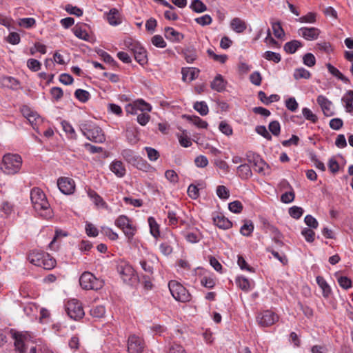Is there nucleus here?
<instances>
[{
	"instance_id": "nucleus-20",
	"label": "nucleus",
	"mask_w": 353,
	"mask_h": 353,
	"mask_svg": "<svg viewBox=\"0 0 353 353\" xmlns=\"http://www.w3.org/2000/svg\"><path fill=\"white\" fill-rule=\"evenodd\" d=\"M231 28L236 33H242L247 28L246 23L240 18H234L230 22Z\"/></svg>"
},
{
	"instance_id": "nucleus-6",
	"label": "nucleus",
	"mask_w": 353,
	"mask_h": 353,
	"mask_svg": "<svg viewBox=\"0 0 353 353\" xmlns=\"http://www.w3.org/2000/svg\"><path fill=\"white\" fill-rule=\"evenodd\" d=\"M169 290L174 299L181 302H188L190 300V294L180 283L170 281L168 283Z\"/></svg>"
},
{
	"instance_id": "nucleus-17",
	"label": "nucleus",
	"mask_w": 353,
	"mask_h": 353,
	"mask_svg": "<svg viewBox=\"0 0 353 353\" xmlns=\"http://www.w3.org/2000/svg\"><path fill=\"white\" fill-rule=\"evenodd\" d=\"M12 337L14 339V346L17 350L19 353H24L28 339L26 335L19 332H14L12 334Z\"/></svg>"
},
{
	"instance_id": "nucleus-62",
	"label": "nucleus",
	"mask_w": 353,
	"mask_h": 353,
	"mask_svg": "<svg viewBox=\"0 0 353 353\" xmlns=\"http://www.w3.org/2000/svg\"><path fill=\"white\" fill-rule=\"evenodd\" d=\"M27 65L31 70L36 72L40 70L41 63L37 59H30L28 60Z\"/></svg>"
},
{
	"instance_id": "nucleus-29",
	"label": "nucleus",
	"mask_w": 353,
	"mask_h": 353,
	"mask_svg": "<svg viewBox=\"0 0 353 353\" xmlns=\"http://www.w3.org/2000/svg\"><path fill=\"white\" fill-rule=\"evenodd\" d=\"M316 283L321 288L324 297H328L331 293V288L326 281L321 276L316 277Z\"/></svg>"
},
{
	"instance_id": "nucleus-10",
	"label": "nucleus",
	"mask_w": 353,
	"mask_h": 353,
	"mask_svg": "<svg viewBox=\"0 0 353 353\" xmlns=\"http://www.w3.org/2000/svg\"><path fill=\"white\" fill-rule=\"evenodd\" d=\"M117 270L124 282H132L137 279L133 268L125 261L119 263Z\"/></svg>"
},
{
	"instance_id": "nucleus-16",
	"label": "nucleus",
	"mask_w": 353,
	"mask_h": 353,
	"mask_svg": "<svg viewBox=\"0 0 353 353\" xmlns=\"http://www.w3.org/2000/svg\"><path fill=\"white\" fill-rule=\"evenodd\" d=\"M317 103L322 109V111L325 116L331 117L334 114L332 109V103L326 97L323 95H319L317 97Z\"/></svg>"
},
{
	"instance_id": "nucleus-39",
	"label": "nucleus",
	"mask_w": 353,
	"mask_h": 353,
	"mask_svg": "<svg viewBox=\"0 0 353 353\" xmlns=\"http://www.w3.org/2000/svg\"><path fill=\"white\" fill-rule=\"evenodd\" d=\"M236 283L242 290L248 291L250 289V283L245 277L239 276L236 279Z\"/></svg>"
},
{
	"instance_id": "nucleus-5",
	"label": "nucleus",
	"mask_w": 353,
	"mask_h": 353,
	"mask_svg": "<svg viewBox=\"0 0 353 353\" xmlns=\"http://www.w3.org/2000/svg\"><path fill=\"white\" fill-rule=\"evenodd\" d=\"M81 132L89 140L95 143H103L105 136L102 130L97 125L85 123L82 125Z\"/></svg>"
},
{
	"instance_id": "nucleus-12",
	"label": "nucleus",
	"mask_w": 353,
	"mask_h": 353,
	"mask_svg": "<svg viewBox=\"0 0 353 353\" xmlns=\"http://www.w3.org/2000/svg\"><path fill=\"white\" fill-rule=\"evenodd\" d=\"M127 45L130 50L132 51L134 59L138 63L141 65L147 63L146 51L142 46L139 43H130V45Z\"/></svg>"
},
{
	"instance_id": "nucleus-52",
	"label": "nucleus",
	"mask_w": 353,
	"mask_h": 353,
	"mask_svg": "<svg viewBox=\"0 0 353 353\" xmlns=\"http://www.w3.org/2000/svg\"><path fill=\"white\" fill-rule=\"evenodd\" d=\"M152 43L157 48H163L166 46V43L161 35H154L152 37Z\"/></svg>"
},
{
	"instance_id": "nucleus-32",
	"label": "nucleus",
	"mask_w": 353,
	"mask_h": 353,
	"mask_svg": "<svg viewBox=\"0 0 353 353\" xmlns=\"http://www.w3.org/2000/svg\"><path fill=\"white\" fill-rule=\"evenodd\" d=\"M342 101L345 103L346 111L350 113L353 112V94H351V90L343 96Z\"/></svg>"
},
{
	"instance_id": "nucleus-58",
	"label": "nucleus",
	"mask_w": 353,
	"mask_h": 353,
	"mask_svg": "<svg viewBox=\"0 0 353 353\" xmlns=\"http://www.w3.org/2000/svg\"><path fill=\"white\" fill-rule=\"evenodd\" d=\"M302 235L307 242L312 243L314 241V232L309 228H305L301 232Z\"/></svg>"
},
{
	"instance_id": "nucleus-40",
	"label": "nucleus",
	"mask_w": 353,
	"mask_h": 353,
	"mask_svg": "<svg viewBox=\"0 0 353 353\" xmlns=\"http://www.w3.org/2000/svg\"><path fill=\"white\" fill-rule=\"evenodd\" d=\"M272 28L274 36L278 39H281L284 37L285 32L279 22L272 23Z\"/></svg>"
},
{
	"instance_id": "nucleus-54",
	"label": "nucleus",
	"mask_w": 353,
	"mask_h": 353,
	"mask_svg": "<svg viewBox=\"0 0 353 353\" xmlns=\"http://www.w3.org/2000/svg\"><path fill=\"white\" fill-rule=\"evenodd\" d=\"M165 177L172 183H176L179 181V176L175 171L168 170L165 172Z\"/></svg>"
},
{
	"instance_id": "nucleus-60",
	"label": "nucleus",
	"mask_w": 353,
	"mask_h": 353,
	"mask_svg": "<svg viewBox=\"0 0 353 353\" xmlns=\"http://www.w3.org/2000/svg\"><path fill=\"white\" fill-rule=\"evenodd\" d=\"M36 21L34 18H23L21 19L19 22L20 26L29 28L35 24Z\"/></svg>"
},
{
	"instance_id": "nucleus-37",
	"label": "nucleus",
	"mask_w": 353,
	"mask_h": 353,
	"mask_svg": "<svg viewBox=\"0 0 353 353\" xmlns=\"http://www.w3.org/2000/svg\"><path fill=\"white\" fill-rule=\"evenodd\" d=\"M254 230V225L251 221H245L240 229V232L243 236H250Z\"/></svg>"
},
{
	"instance_id": "nucleus-15",
	"label": "nucleus",
	"mask_w": 353,
	"mask_h": 353,
	"mask_svg": "<svg viewBox=\"0 0 353 353\" xmlns=\"http://www.w3.org/2000/svg\"><path fill=\"white\" fill-rule=\"evenodd\" d=\"M320 33V30L314 27H303L298 30V34L308 41L316 39Z\"/></svg>"
},
{
	"instance_id": "nucleus-43",
	"label": "nucleus",
	"mask_w": 353,
	"mask_h": 353,
	"mask_svg": "<svg viewBox=\"0 0 353 353\" xmlns=\"http://www.w3.org/2000/svg\"><path fill=\"white\" fill-rule=\"evenodd\" d=\"M190 8L196 12H203L207 10L206 6L200 0H194Z\"/></svg>"
},
{
	"instance_id": "nucleus-33",
	"label": "nucleus",
	"mask_w": 353,
	"mask_h": 353,
	"mask_svg": "<svg viewBox=\"0 0 353 353\" xmlns=\"http://www.w3.org/2000/svg\"><path fill=\"white\" fill-rule=\"evenodd\" d=\"M61 124L63 131L65 132V134L70 139H77V134L75 132V130L69 122L66 121H63Z\"/></svg>"
},
{
	"instance_id": "nucleus-4",
	"label": "nucleus",
	"mask_w": 353,
	"mask_h": 353,
	"mask_svg": "<svg viewBox=\"0 0 353 353\" xmlns=\"http://www.w3.org/2000/svg\"><path fill=\"white\" fill-rule=\"evenodd\" d=\"M79 283L84 290H98L103 285L101 280L96 278L95 276L89 272H83L79 278Z\"/></svg>"
},
{
	"instance_id": "nucleus-2",
	"label": "nucleus",
	"mask_w": 353,
	"mask_h": 353,
	"mask_svg": "<svg viewBox=\"0 0 353 353\" xmlns=\"http://www.w3.org/2000/svg\"><path fill=\"white\" fill-rule=\"evenodd\" d=\"M28 259L32 264L42 267L46 270H52L57 263L56 260L49 254L37 250L30 252Z\"/></svg>"
},
{
	"instance_id": "nucleus-64",
	"label": "nucleus",
	"mask_w": 353,
	"mask_h": 353,
	"mask_svg": "<svg viewBox=\"0 0 353 353\" xmlns=\"http://www.w3.org/2000/svg\"><path fill=\"white\" fill-rule=\"evenodd\" d=\"M286 108L294 112L298 108V103L294 97H290L285 101Z\"/></svg>"
},
{
	"instance_id": "nucleus-42",
	"label": "nucleus",
	"mask_w": 353,
	"mask_h": 353,
	"mask_svg": "<svg viewBox=\"0 0 353 353\" xmlns=\"http://www.w3.org/2000/svg\"><path fill=\"white\" fill-rule=\"evenodd\" d=\"M134 102V106H136L137 108V111L140 110L141 112H144V111L150 112L152 110L151 105L149 103H146L143 99H139Z\"/></svg>"
},
{
	"instance_id": "nucleus-53",
	"label": "nucleus",
	"mask_w": 353,
	"mask_h": 353,
	"mask_svg": "<svg viewBox=\"0 0 353 353\" xmlns=\"http://www.w3.org/2000/svg\"><path fill=\"white\" fill-rule=\"evenodd\" d=\"M303 61L305 65L308 67H312L316 63V59L313 54L307 53L303 57Z\"/></svg>"
},
{
	"instance_id": "nucleus-18",
	"label": "nucleus",
	"mask_w": 353,
	"mask_h": 353,
	"mask_svg": "<svg viewBox=\"0 0 353 353\" xmlns=\"http://www.w3.org/2000/svg\"><path fill=\"white\" fill-rule=\"evenodd\" d=\"M110 170L118 177H123L125 174V168L121 161L115 160L110 165Z\"/></svg>"
},
{
	"instance_id": "nucleus-8",
	"label": "nucleus",
	"mask_w": 353,
	"mask_h": 353,
	"mask_svg": "<svg viewBox=\"0 0 353 353\" xmlns=\"http://www.w3.org/2000/svg\"><path fill=\"white\" fill-rule=\"evenodd\" d=\"M145 345L144 340L139 336L132 334L127 341L128 353H143Z\"/></svg>"
},
{
	"instance_id": "nucleus-31",
	"label": "nucleus",
	"mask_w": 353,
	"mask_h": 353,
	"mask_svg": "<svg viewBox=\"0 0 353 353\" xmlns=\"http://www.w3.org/2000/svg\"><path fill=\"white\" fill-rule=\"evenodd\" d=\"M302 46V43L301 41L298 40H292L291 41L287 42L284 46V50L286 52L293 54L294 53L298 48Z\"/></svg>"
},
{
	"instance_id": "nucleus-59",
	"label": "nucleus",
	"mask_w": 353,
	"mask_h": 353,
	"mask_svg": "<svg viewBox=\"0 0 353 353\" xmlns=\"http://www.w3.org/2000/svg\"><path fill=\"white\" fill-rule=\"evenodd\" d=\"M338 283L339 285L343 289H349L352 286L351 280L347 276H340L338 278Z\"/></svg>"
},
{
	"instance_id": "nucleus-48",
	"label": "nucleus",
	"mask_w": 353,
	"mask_h": 353,
	"mask_svg": "<svg viewBox=\"0 0 353 353\" xmlns=\"http://www.w3.org/2000/svg\"><path fill=\"white\" fill-rule=\"evenodd\" d=\"M73 32L77 37L85 41L88 39L89 35L88 32L81 27L75 26L73 28Z\"/></svg>"
},
{
	"instance_id": "nucleus-24",
	"label": "nucleus",
	"mask_w": 353,
	"mask_h": 353,
	"mask_svg": "<svg viewBox=\"0 0 353 353\" xmlns=\"http://www.w3.org/2000/svg\"><path fill=\"white\" fill-rule=\"evenodd\" d=\"M226 82L224 81L223 77L221 74L216 76L214 79L211 83V88L217 92H222L225 90Z\"/></svg>"
},
{
	"instance_id": "nucleus-57",
	"label": "nucleus",
	"mask_w": 353,
	"mask_h": 353,
	"mask_svg": "<svg viewBox=\"0 0 353 353\" xmlns=\"http://www.w3.org/2000/svg\"><path fill=\"white\" fill-rule=\"evenodd\" d=\"M229 210L234 213H240L243 210V205L239 201H234L229 203Z\"/></svg>"
},
{
	"instance_id": "nucleus-19",
	"label": "nucleus",
	"mask_w": 353,
	"mask_h": 353,
	"mask_svg": "<svg viewBox=\"0 0 353 353\" xmlns=\"http://www.w3.org/2000/svg\"><path fill=\"white\" fill-rule=\"evenodd\" d=\"M214 223L221 229L227 230L232 227V222L222 215H217L213 218Z\"/></svg>"
},
{
	"instance_id": "nucleus-23",
	"label": "nucleus",
	"mask_w": 353,
	"mask_h": 353,
	"mask_svg": "<svg viewBox=\"0 0 353 353\" xmlns=\"http://www.w3.org/2000/svg\"><path fill=\"white\" fill-rule=\"evenodd\" d=\"M125 136L128 142L131 144H135L139 141L138 130L134 126L129 125L127 127Z\"/></svg>"
},
{
	"instance_id": "nucleus-45",
	"label": "nucleus",
	"mask_w": 353,
	"mask_h": 353,
	"mask_svg": "<svg viewBox=\"0 0 353 353\" xmlns=\"http://www.w3.org/2000/svg\"><path fill=\"white\" fill-rule=\"evenodd\" d=\"M105 313V309L103 305H97L90 310V314L93 317L101 318Z\"/></svg>"
},
{
	"instance_id": "nucleus-46",
	"label": "nucleus",
	"mask_w": 353,
	"mask_h": 353,
	"mask_svg": "<svg viewBox=\"0 0 353 353\" xmlns=\"http://www.w3.org/2000/svg\"><path fill=\"white\" fill-rule=\"evenodd\" d=\"M263 58L274 63H279L281 61V55L272 51H266L263 55Z\"/></svg>"
},
{
	"instance_id": "nucleus-25",
	"label": "nucleus",
	"mask_w": 353,
	"mask_h": 353,
	"mask_svg": "<svg viewBox=\"0 0 353 353\" xmlns=\"http://www.w3.org/2000/svg\"><path fill=\"white\" fill-rule=\"evenodd\" d=\"M107 20L111 26H117L121 23L119 11L116 8L111 9L107 14Z\"/></svg>"
},
{
	"instance_id": "nucleus-14",
	"label": "nucleus",
	"mask_w": 353,
	"mask_h": 353,
	"mask_svg": "<svg viewBox=\"0 0 353 353\" xmlns=\"http://www.w3.org/2000/svg\"><path fill=\"white\" fill-rule=\"evenodd\" d=\"M21 112L33 128H35V127L41 122V117L37 112L31 110L28 106H23L21 109Z\"/></svg>"
},
{
	"instance_id": "nucleus-9",
	"label": "nucleus",
	"mask_w": 353,
	"mask_h": 353,
	"mask_svg": "<svg viewBox=\"0 0 353 353\" xmlns=\"http://www.w3.org/2000/svg\"><path fill=\"white\" fill-rule=\"evenodd\" d=\"M66 312L68 316L74 320L81 319L85 314L81 303L77 299H72L68 302Z\"/></svg>"
},
{
	"instance_id": "nucleus-41",
	"label": "nucleus",
	"mask_w": 353,
	"mask_h": 353,
	"mask_svg": "<svg viewBox=\"0 0 353 353\" xmlns=\"http://www.w3.org/2000/svg\"><path fill=\"white\" fill-rule=\"evenodd\" d=\"M310 72L303 68L295 70L294 72V77L296 79H308L310 77Z\"/></svg>"
},
{
	"instance_id": "nucleus-51",
	"label": "nucleus",
	"mask_w": 353,
	"mask_h": 353,
	"mask_svg": "<svg viewBox=\"0 0 353 353\" xmlns=\"http://www.w3.org/2000/svg\"><path fill=\"white\" fill-rule=\"evenodd\" d=\"M65 10L70 14H74L77 17H80L83 14V10L77 6H73L70 4L65 6Z\"/></svg>"
},
{
	"instance_id": "nucleus-3",
	"label": "nucleus",
	"mask_w": 353,
	"mask_h": 353,
	"mask_svg": "<svg viewBox=\"0 0 353 353\" xmlns=\"http://www.w3.org/2000/svg\"><path fill=\"white\" fill-rule=\"evenodd\" d=\"M21 165L22 159L19 154H7L3 157L1 169L6 174H14L20 170Z\"/></svg>"
},
{
	"instance_id": "nucleus-13",
	"label": "nucleus",
	"mask_w": 353,
	"mask_h": 353,
	"mask_svg": "<svg viewBox=\"0 0 353 353\" xmlns=\"http://www.w3.org/2000/svg\"><path fill=\"white\" fill-rule=\"evenodd\" d=\"M57 185L60 191L65 194H72L75 189L74 181L66 177L59 179Z\"/></svg>"
},
{
	"instance_id": "nucleus-1",
	"label": "nucleus",
	"mask_w": 353,
	"mask_h": 353,
	"mask_svg": "<svg viewBox=\"0 0 353 353\" xmlns=\"http://www.w3.org/2000/svg\"><path fill=\"white\" fill-rule=\"evenodd\" d=\"M30 199L34 209L40 216L48 219L52 212L44 192L39 188H34L30 192Z\"/></svg>"
},
{
	"instance_id": "nucleus-47",
	"label": "nucleus",
	"mask_w": 353,
	"mask_h": 353,
	"mask_svg": "<svg viewBox=\"0 0 353 353\" xmlns=\"http://www.w3.org/2000/svg\"><path fill=\"white\" fill-rule=\"evenodd\" d=\"M75 97L81 102H86L90 97V94L88 91L82 89H77L74 93Z\"/></svg>"
},
{
	"instance_id": "nucleus-30",
	"label": "nucleus",
	"mask_w": 353,
	"mask_h": 353,
	"mask_svg": "<svg viewBox=\"0 0 353 353\" xmlns=\"http://www.w3.org/2000/svg\"><path fill=\"white\" fill-rule=\"evenodd\" d=\"M239 176L243 179H249L252 173L250 167L247 164H241L237 168Z\"/></svg>"
},
{
	"instance_id": "nucleus-27",
	"label": "nucleus",
	"mask_w": 353,
	"mask_h": 353,
	"mask_svg": "<svg viewBox=\"0 0 353 353\" xmlns=\"http://www.w3.org/2000/svg\"><path fill=\"white\" fill-rule=\"evenodd\" d=\"M183 117L199 128L205 129L208 126V124L205 121L202 120L197 116L184 115Z\"/></svg>"
},
{
	"instance_id": "nucleus-22",
	"label": "nucleus",
	"mask_w": 353,
	"mask_h": 353,
	"mask_svg": "<svg viewBox=\"0 0 353 353\" xmlns=\"http://www.w3.org/2000/svg\"><path fill=\"white\" fill-rule=\"evenodd\" d=\"M165 36L166 39L172 41H180L183 39V34L170 27L165 29Z\"/></svg>"
},
{
	"instance_id": "nucleus-11",
	"label": "nucleus",
	"mask_w": 353,
	"mask_h": 353,
	"mask_svg": "<svg viewBox=\"0 0 353 353\" xmlns=\"http://www.w3.org/2000/svg\"><path fill=\"white\" fill-rule=\"evenodd\" d=\"M279 319V316L273 312L267 310L257 316V322L262 327H268L272 325Z\"/></svg>"
},
{
	"instance_id": "nucleus-49",
	"label": "nucleus",
	"mask_w": 353,
	"mask_h": 353,
	"mask_svg": "<svg viewBox=\"0 0 353 353\" xmlns=\"http://www.w3.org/2000/svg\"><path fill=\"white\" fill-rule=\"evenodd\" d=\"M168 353H187V352L182 345L173 343L169 347Z\"/></svg>"
},
{
	"instance_id": "nucleus-28",
	"label": "nucleus",
	"mask_w": 353,
	"mask_h": 353,
	"mask_svg": "<svg viewBox=\"0 0 353 353\" xmlns=\"http://www.w3.org/2000/svg\"><path fill=\"white\" fill-rule=\"evenodd\" d=\"M1 85L8 88L17 89L19 87V81L12 77H4L1 80Z\"/></svg>"
},
{
	"instance_id": "nucleus-35",
	"label": "nucleus",
	"mask_w": 353,
	"mask_h": 353,
	"mask_svg": "<svg viewBox=\"0 0 353 353\" xmlns=\"http://www.w3.org/2000/svg\"><path fill=\"white\" fill-rule=\"evenodd\" d=\"M328 71L334 77L338 78L339 79L341 80L342 81L345 83H347L349 81V79L345 77L337 68L334 67L330 63H327L326 65Z\"/></svg>"
},
{
	"instance_id": "nucleus-56",
	"label": "nucleus",
	"mask_w": 353,
	"mask_h": 353,
	"mask_svg": "<svg viewBox=\"0 0 353 353\" xmlns=\"http://www.w3.org/2000/svg\"><path fill=\"white\" fill-rule=\"evenodd\" d=\"M303 213V210L297 206H293L289 209L290 215L294 219H299Z\"/></svg>"
},
{
	"instance_id": "nucleus-55",
	"label": "nucleus",
	"mask_w": 353,
	"mask_h": 353,
	"mask_svg": "<svg viewBox=\"0 0 353 353\" xmlns=\"http://www.w3.org/2000/svg\"><path fill=\"white\" fill-rule=\"evenodd\" d=\"M302 113L304 117L312 123H316L317 121V117L316 114H313L312 112L307 108H304L302 110Z\"/></svg>"
},
{
	"instance_id": "nucleus-63",
	"label": "nucleus",
	"mask_w": 353,
	"mask_h": 353,
	"mask_svg": "<svg viewBox=\"0 0 353 353\" xmlns=\"http://www.w3.org/2000/svg\"><path fill=\"white\" fill-rule=\"evenodd\" d=\"M145 150L147 152L148 157L150 161H156L159 157V152L152 148L146 147Z\"/></svg>"
},
{
	"instance_id": "nucleus-21",
	"label": "nucleus",
	"mask_w": 353,
	"mask_h": 353,
	"mask_svg": "<svg viewBox=\"0 0 353 353\" xmlns=\"http://www.w3.org/2000/svg\"><path fill=\"white\" fill-rule=\"evenodd\" d=\"M199 73V70L195 68H183L182 70V75L183 81H192L195 79Z\"/></svg>"
},
{
	"instance_id": "nucleus-7",
	"label": "nucleus",
	"mask_w": 353,
	"mask_h": 353,
	"mask_svg": "<svg viewBox=\"0 0 353 353\" xmlns=\"http://www.w3.org/2000/svg\"><path fill=\"white\" fill-rule=\"evenodd\" d=\"M115 225L122 230L128 239H132L137 232L132 221L125 215L119 216L115 221Z\"/></svg>"
},
{
	"instance_id": "nucleus-26",
	"label": "nucleus",
	"mask_w": 353,
	"mask_h": 353,
	"mask_svg": "<svg viewBox=\"0 0 353 353\" xmlns=\"http://www.w3.org/2000/svg\"><path fill=\"white\" fill-rule=\"evenodd\" d=\"M269 169V165L261 159L257 157L254 161V170L261 174H266V170Z\"/></svg>"
},
{
	"instance_id": "nucleus-44",
	"label": "nucleus",
	"mask_w": 353,
	"mask_h": 353,
	"mask_svg": "<svg viewBox=\"0 0 353 353\" xmlns=\"http://www.w3.org/2000/svg\"><path fill=\"white\" fill-rule=\"evenodd\" d=\"M148 223L151 234L157 238L159 235V225L153 217L148 218Z\"/></svg>"
},
{
	"instance_id": "nucleus-50",
	"label": "nucleus",
	"mask_w": 353,
	"mask_h": 353,
	"mask_svg": "<svg viewBox=\"0 0 353 353\" xmlns=\"http://www.w3.org/2000/svg\"><path fill=\"white\" fill-rule=\"evenodd\" d=\"M219 128L222 133L227 136H230L232 134L233 130L231 125L225 121H221L219 123Z\"/></svg>"
},
{
	"instance_id": "nucleus-34",
	"label": "nucleus",
	"mask_w": 353,
	"mask_h": 353,
	"mask_svg": "<svg viewBox=\"0 0 353 353\" xmlns=\"http://www.w3.org/2000/svg\"><path fill=\"white\" fill-rule=\"evenodd\" d=\"M121 155L125 161L132 165H135L136 161H138L139 157L134 155V152L130 149L123 150Z\"/></svg>"
},
{
	"instance_id": "nucleus-36",
	"label": "nucleus",
	"mask_w": 353,
	"mask_h": 353,
	"mask_svg": "<svg viewBox=\"0 0 353 353\" xmlns=\"http://www.w3.org/2000/svg\"><path fill=\"white\" fill-rule=\"evenodd\" d=\"M88 194L89 197L93 200L96 205L101 207H104L105 205V203L103 199L95 191L89 189L88 190Z\"/></svg>"
},
{
	"instance_id": "nucleus-61",
	"label": "nucleus",
	"mask_w": 353,
	"mask_h": 353,
	"mask_svg": "<svg viewBox=\"0 0 353 353\" xmlns=\"http://www.w3.org/2000/svg\"><path fill=\"white\" fill-rule=\"evenodd\" d=\"M301 23H314L316 21V14L313 12H309L306 15L297 19Z\"/></svg>"
},
{
	"instance_id": "nucleus-38",
	"label": "nucleus",
	"mask_w": 353,
	"mask_h": 353,
	"mask_svg": "<svg viewBox=\"0 0 353 353\" xmlns=\"http://www.w3.org/2000/svg\"><path fill=\"white\" fill-rule=\"evenodd\" d=\"M194 108L201 115L205 116L208 113V107L205 102L204 101H197L194 104Z\"/></svg>"
}]
</instances>
